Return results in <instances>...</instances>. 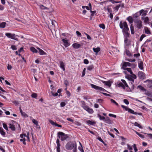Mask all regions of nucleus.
Instances as JSON below:
<instances>
[{"label":"nucleus","mask_w":152,"mask_h":152,"mask_svg":"<svg viewBox=\"0 0 152 152\" xmlns=\"http://www.w3.org/2000/svg\"><path fill=\"white\" fill-rule=\"evenodd\" d=\"M119 26L122 29V32L125 38L129 37L130 34L129 33V29L126 21L123 22L122 20L120 21Z\"/></svg>","instance_id":"f257e3e1"},{"label":"nucleus","mask_w":152,"mask_h":152,"mask_svg":"<svg viewBox=\"0 0 152 152\" xmlns=\"http://www.w3.org/2000/svg\"><path fill=\"white\" fill-rule=\"evenodd\" d=\"M77 145L75 141H69L65 145L66 149L68 150H73V152H77Z\"/></svg>","instance_id":"f03ea898"},{"label":"nucleus","mask_w":152,"mask_h":152,"mask_svg":"<svg viewBox=\"0 0 152 152\" xmlns=\"http://www.w3.org/2000/svg\"><path fill=\"white\" fill-rule=\"evenodd\" d=\"M57 137L58 138H60L62 141H64L68 137L67 134L61 132H58Z\"/></svg>","instance_id":"7ed1b4c3"},{"label":"nucleus","mask_w":152,"mask_h":152,"mask_svg":"<svg viewBox=\"0 0 152 152\" xmlns=\"http://www.w3.org/2000/svg\"><path fill=\"white\" fill-rule=\"evenodd\" d=\"M5 35L9 38L14 39L16 41H18V39L16 37L17 36H18V35H16L14 34H12L11 33H6L5 34Z\"/></svg>","instance_id":"20e7f679"},{"label":"nucleus","mask_w":152,"mask_h":152,"mask_svg":"<svg viewBox=\"0 0 152 152\" xmlns=\"http://www.w3.org/2000/svg\"><path fill=\"white\" fill-rule=\"evenodd\" d=\"M134 22L136 24L137 27L139 29H140L142 28V21L137 19L134 20Z\"/></svg>","instance_id":"39448f33"},{"label":"nucleus","mask_w":152,"mask_h":152,"mask_svg":"<svg viewBox=\"0 0 152 152\" xmlns=\"http://www.w3.org/2000/svg\"><path fill=\"white\" fill-rule=\"evenodd\" d=\"M121 107L122 108L125 109L126 111H128V112L130 113L131 114L135 115L137 114V112H135L132 109H130L128 107L124 105H121Z\"/></svg>","instance_id":"423d86ee"},{"label":"nucleus","mask_w":152,"mask_h":152,"mask_svg":"<svg viewBox=\"0 0 152 152\" xmlns=\"http://www.w3.org/2000/svg\"><path fill=\"white\" fill-rule=\"evenodd\" d=\"M138 76L140 79L143 80L146 78L145 75L144 73L142 71H139L138 73Z\"/></svg>","instance_id":"0eeeda50"},{"label":"nucleus","mask_w":152,"mask_h":152,"mask_svg":"<svg viewBox=\"0 0 152 152\" xmlns=\"http://www.w3.org/2000/svg\"><path fill=\"white\" fill-rule=\"evenodd\" d=\"M13 123H15V121H12L11 123L8 124L9 128L12 131H14L15 130V125Z\"/></svg>","instance_id":"6e6552de"},{"label":"nucleus","mask_w":152,"mask_h":152,"mask_svg":"<svg viewBox=\"0 0 152 152\" xmlns=\"http://www.w3.org/2000/svg\"><path fill=\"white\" fill-rule=\"evenodd\" d=\"M138 63L139 68L141 70H142L143 69V64L142 60L140 59H138Z\"/></svg>","instance_id":"1a4fd4ad"},{"label":"nucleus","mask_w":152,"mask_h":152,"mask_svg":"<svg viewBox=\"0 0 152 152\" xmlns=\"http://www.w3.org/2000/svg\"><path fill=\"white\" fill-rule=\"evenodd\" d=\"M121 64H122V66L121 68L123 69L126 68V67L127 66H130L131 63L128 62H124Z\"/></svg>","instance_id":"9d476101"},{"label":"nucleus","mask_w":152,"mask_h":152,"mask_svg":"<svg viewBox=\"0 0 152 152\" xmlns=\"http://www.w3.org/2000/svg\"><path fill=\"white\" fill-rule=\"evenodd\" d=\"M91 86L92 88L97 90H100L102 91L103 88L102 87L97 86L92 84H91Z\"/></svg>","instance_id":"9b49d317"},{"label":"nucleus","mask_w":152,"mask_h":152,"mask_svg":"<svg viewBox=\"0 0 152 152\" xmlns=\"http://www.w3.org/2000/svg\"><path fill=\"white\" fill-rule=\"evenodd\" d=\"M102 83L105 84L106 86H107L110 87L111 85V84L113 83L112 81L111 80H109L107 81H102Z\"/></svg>","instance_id":"f8f14e48"},{"label":"nucleus","mask_w":152,"mask_h":152,"mask_svg":"<svg viewBox=\"0 0 152 152\" xmlns=\"http://www.w3.org/2000/svg\"><path fill=\"white\" fill-rule=\"evenodd\" d=\"M86 108L84 110L86 111L88 113L92 114L94 113V111L93 110L89 107L88 106H86Z\"/></svg>","instance_id":"ddd939ff"},{"label":"nucleus","mask_w":152,"mask_h":152,"mask_svg":"<svg viewBox=\"0 0 152 152\" xmlns=\"http://www.w3.org/2000/svg\"><path fill=\"white\" fill-rule=\"evenodd\" d=\"M62 41L64 43V45L65 47H67L70 45L69 43L68 42V40L66 39H63Z\"/></svg>","instance_id":"4468645a"},{"label":"nucleus","mask_w":152,"mask_h":152,"mask_svg":"<svg viewBox=\"0 0 152 152\" xmlns=\"http://www.w3.org/2000/svg\"><path fill=\"white\" fill-rule=\"evenodd\" d=\"M59 63L60 64V67L64 71L65 70V69L64 63L61 61H60Z\"/></svg>","instance_id":"2eb2a0df"},{"label":"nucleus","mask_w":152,"mask_h":152,"mask_svg":"<svg viewBox=\"0 0 152 152\" xmlns=\"http://www.w3.org/2000/svg\"><path fill=\"white\" fill-rule=\"evenodd\" d=\"M72 46L75 49H78L80 47L81 45L77 43H74L72 44Z\"/></svg>","instance_id":"dca6fc26"},{"label":"nucleus","mask_w":152,"mask_h":152,"mask_svg":"<svg viewBox=\"0 0 152 152\" xmlns=\"http://www.w3.org/2000/svg\"><path fill=\"white\" fill-rule=\"evenodd\" d=\"M104 121L106 123L108 124H111L112 122V121L108 117H106V118H105Z\"/></svg>","instance_id":"f3484780"},{"label":"nucleus","mask_w":152,"mask_h":152,"mask_svg":"<svg viewBox=\"0 0 152 152\" xmlns=\"http://www.w3.org/2000/svg\"><path fill=\"white\" fill-rule=\"evenodd\" d=\"M0 133L3 136H5L6 135V132L2 127H0Z\"/></svg>","instance_id":"a211bd4d"},{"label":"nucleus","mask_w":152,"mask_h":152,"mask_svg":"<svg viewBox=\"0 0 152 152\" xmlns=\"http://www.w3.org/2000/svg\"><path fill=\"white\" fill-rule=\"evenodd\" d=\"M37 49L39 50V53L40 55H45L46 53L43 50H42L41 49L38 48H37Z\"/></svg>","instance_id":"6ab92c4d"},{"label":"nucleus","mask_w":152,"mask_h":152,"mask_svg":"<svg viewBox=\"0 0 152 152\" xmlns=\"http://www.w3.org/2000/svg\"><path fill=\"white\" fill-rule=\"evenodd\" d=\"M81 103V107L84 109L85 108H86V106L88 105H86L85 102L83 101H81L80 102Z\"/></svg>","instance_id":"aec40b11"},{"label":"nucleus","mask_w":152,"mask_h":152,"mask_svg":"<svg viewBox=\"0 0 152 152\" xmlns=\"http://www.w3.org/2000/svg\"><path fill=\"white\" fill-rule=\"evenodd\" d=\"M145 94L150 97H152V92L151 91L146 90L145 92Z\"/></svg>","instance_id":"412c9836"},{"label":"nucleus","mask_w":152,"mask_h":152,"mask_svg":"<svg viewBox=\"0 0 152 152\" xmlns=\"http://www.w3.org/2000/svg\"><path fill=\"white\" fill-rule=\"evenodd\" d=\"M86 123L88 124L92 125H94L96 124V122L95 121H93L90 120H88L86 121Z\"/></svg>","instance_id":"4be33fe9"},{"label":"nucleus","mask_w":152,"mask_h":152,"mask_svg":"<svg viewBox=\"0 0 152 152\" xmlns=\"http://www.w3.org/2000/svg\"><path fill=\"white\" fill-rule=\"evenodd\" d=\"M117 85L119 87H121L124 89H125V87L123 83L121 82H118L117 83Z\"/></svg>","instance_id":"5701e85b"},{"label":"nucleus","mask_w":152,"mask_h":152,"mask_svg":"<svg viewBox=\"0 0 152 152\" xmlns=\"http://www.w3.org/2000/svg\"><path fill=\"white\" fill-rule=\"evenodd\" d=\"M79 144L80 146H79L78 147V149L82 152H84V151L83 149V148L82 147V145L81 143L79 141Z\"/></svg>","instance_id":"b1692460"},{"label":"nucleus","mask_w":152,"mask_h":152,"mask_svg":"<svg viewBox=\"0 0 152 152\" xmlns=\"http://www.w3.org/2000/svg\"><path fill=\"white\" fill-rule=\"evenodd\" d=\"M93 50L94 52L97 54L100 50V48L99 47H97L96 48H93Z\"/></svg>","instance_id":"393cba45"},{"label":"nucleus","mask_w":152,"mask_h":152,"mask_svg":"<svg viewBox=\"0 0 152 152\" xmlns=\"http://www.w3.org/2000/svg\"><path fill=\"white\" fill-rule=\"evenodd\" d=\"M130 30L131 33L132 34H134V27L132 24H131L130 26Z\"/></svg>","instance_id":"a878e982"},{"label":"nucleus","mask_w":152,"mask_h":152,"mask_svg":"<svg viewBox=\"0 0 152 152\" xmlns=\"http://www.w3.org/2000/svg\"><path fill=\"white\" fill-rule=\"evenodd\" d=\"M30 50L31 51L34 53H37L38 51L34 47H32L30 48Z\"/></svg>","instance_id":"bb28decb"},{"label":"nucleus","mask_w":152,"mask_h":152,"mask_svg":"<svg viewBox=\"0 0 152 152\" xmlns=\"http://www.w3.org/2000/svg\"><path fill=\"white\" fill-rule=\"evenodd\" d=\"M126 20L128 21L129 23H133V19L132 17L131 16H129V17H128L127 18Z\"/></svg>","instance_id":"cd10ccee"},{"label":"nucleus","mask_w":152,"mask_h":152,"mask_svg":"<svg viewBox=\"0 0 152 152\" xmlns=\"http://www.w3.org/2000/svg\"><path fill=\"white\" fill-rule=\"evenodd\" d=\"M145 33L146 34H151V33L150 32L148 28V27H145Z\"/></svg>","instance_id":"c85d7f7f"},{"label":"nucleus","mask_w":152,"mask_h":152,"mask_svg":"<svg viewBox=\"0 0 152 152\" xmlns=\"http://www.w3.org/2000/svg\"><path fill=\"white\" fill-rule=\"evenodd\" d=\"M94 68V66L93 65H91L88 66L87 69L89 71H91Z\"/></svg>","instance_id":"c756f323"},{"label":"nucleus","mask_w":152,"mask_h":152,"mask_svg":"<svg viewBox=\"0 0 152 152\" xmlns=\"http://www.w3.org/2000/svg\"><path fill=\"white\" fill-rule=\"evenodd\" d=\"M124 70H126L128 72H129L131 74H133V72H132L131 69L130 68H126L123 69Z\"/></svg>","instance_id":"7c9ffc66"},{"label":"nucleus","mask_w":152,"mask_h":152,"mask_svg":"<svg viewBox=\"0 0 152 152\" xmlns=\"http://www.w3.org/2000/svg\"><path fill=\"white\" fill-rule=\"evenodd\" d=\"M139 88L142 91H146V89L143 87L141 85H139L137 86V88Z\"/></svg>","instance_id":"2f4dec72"},{"label":"nucleus","mask_w":152,"mask_h":152,"mask_svg":"<svg viewBox=\"0 0 152 152\" xmlns=\"http://www.w3.org/2000/svg\"><path fill=\"white\" fill-rule=\"evenodd\" d=\"M134 126H137L140 129H142V126H141L140 124H138L137 122H135L134 124Z\"/></svg>","instance_id":"473e14b6"},{"label":"nucleus","mask_w":152,"mask_h":152,"mask_svg":"<svg viewBox=\"0 0 152 152\" xmlns=\"http://www.w3.org/2000/svg\"><path fill=\"white\" fill-rule=\"evenodd\" d=\"M135 132L140 137L142 138V139H144L145 138L144 136L143 135L140 134V133L138 132L135 131Z\"/></svg>","instance_id":"72a5a7b5"},{"label":"nucleus","mask_w":152,"mask_h":152,"mask_svg":"<svg viewBox=\"0 0 152 152\" xmlns=\"http://www.w3.org/2000/svg\"><path fill=\"white\" fill-rule=\"evenodd\" d=\"M97 116L100 120H104L105 118L104 116H101L99 114H98Z\"/></svg>","instance_id":"f704fd0d"},{"label":"nucleus","mask_w":152,"mask_h":152,"mask_svg":"<svg viewBox=\"0 0 152 152\" xmlns=\"http://www.w3.org/2000/svg\"><path fill=\"white\" fill-rule=\"evenodd\" d=\"M6 23L3 22L0 24V28H4L6 26Z\"/></svg>","instance_id":"c9c22d12"},{"label":"nucleus","mask_w":152,"mask_h":152,"mask_svg":"<svg viewBox=\"0 0 152 152\" xmlns=\"http://www.w3.org/2000/svg\"><path fill=\"white\" fill-rule=\"evenodd\" d=\"M32 122L34 124H35L37 126H39L38 121H37L36 120L34 119H33L32 120Z\"/></svg>","instance_id":"e433bc0d"},{"label":"nucleus","mask_w":152,"mask_h":152,"mask_svg":"<svg viewBox=\"0 0 152 152\" xmlns=\"http://www.w3.org/2000/svg\"><path fill=\"white\" fill-rule=\"evenodd\" d=\"M3 126L4 128L6 129L7 131L8 130L7 126V124L5 123H4L3 124Z\"/></svg>","instance_id":"4c0bfd02"},{"label":"nucleus","mask_w":152,"mask_h":152,"mask_svg":"<svg viewBox=\"0 0 152 152\" xmlns=\"http://www.w3.org/2000/svg\"><path fill=\"white\" fill-rule=\"evenodd\" d=\"M126 54L127 56H132L130 52L129 51V50H126Z\"/></svg>","instance_id":"58836bf2"},{"label":"nucleus","mask_w":152,"mask_h":152,"mask_svg":"<svg viewBox=\"0 0 152 152\" xmlns=\"http://www.w3.org/2000/svg\"><path fill=\"white\" fill-rule=\"evenodd\" d=\"M121 81L122 83L124 84V86H125L126 87L128 88L129 86L126 83V81L124 80H121Z\"/></svg>","instance_id":"ea45409f"},{"label":"nucleus","mask_w":152,"mask_h":152,"mask_svg":"<svg viewBox=\"0 0 152 152\" xmlns=\"http://www.w3.org/2000/svg\"><path fill=\"white\" fill-rule=\"evenodd\" d=\"M26 140L25 139V138H24L23 139H23H20V142H22L23 144L25 145H26Z\"/></svg>","instance_id":"a19ab883"},{"label":"nucleus","mask_w":152,"mask_h":152,"mask_svg":"<svg viewBox=\"0 0 152 152\" xmlns=\"http://www.w3.org/2000/svg\"><path fill=\"white\" fill-rule=\"evenodd\" d=\"M137 66V64L135 63H131L130 66L132 68H135Z\"/></svg>","instance_id":"79ce46f5"},{"label":"nucleus","mask_w":152,"mask_h":152,"mask_svg":"<svg viewBox=\"0 0 152 152\" xmlns=\"http://www.w3.org/2000/svg\"><path fill=\"white\" fill-rule=\"evenodd\" d=\"M126 61H128L130 62H134L136 61L135 59L128 58L126 60Z\"/></svg>","instance_id":"37998d69"},{"label":"nucleus","mask_w":152,"mask_h":152,"mask_svg":"<svg viewBox=\"0 0 152 152\" xmlns=\"http://www.w3.org/2000/svg\"><path fill=\"white\" fill-rule=\"evenodd\" d=\"M99 27L102 28L103 29H104L105 28V25L103 23L100 24L99 25Z\"/></svg>","instance_id":"c03bdc74"},{"label":"nucleus","mask_w":152,"mask_h":152,"mask_svg":"<svg viewBox=\"0 0 152 152\" xmlns=\"http://www.w3.org/2000/svg\"><path fill=\"white\" fill-rule=\"evenodd\" d=\"M146 35L145 34H142L141 35L140 39V41H141L143 39V38L146 37Z\"/></svg>","instance_id":"a18cd8bd"},{"label":"nucleus","mask_w":152,"mask_h":152,"mask_svg":"<svg viewBox=\"0 0 152 152\" xmlns=\"http://www.w3.org/2000/svg\"><path fill=\"white\" fill-rule=\"evenodd\" d=\"M108 1L111 2L113 4H114L115 3H118L121 2V1H115L114 0H108Z\"/></svg>","instance_id":"49530a36"},{"label":"nucleus","mask_w":152,"mask_h":152,"mask_svg":"<svg viewBox=\"0 0 152 152\" xmlns=\"http://www.w3.org/2000/svg\"><path fill=\"white\" fill-rule=\"evenodd\" d=\"M26 137V135L24 134H21L20 135V137L21 138V139H23L25 138V137Z\"/></svg>","instance_id":"de8ad7c7"},{"label":"nucleus","mask_w":152,"mask_h":152,"mask_svg":"<svg viewBox=\"0 0 152 152\" xmlns=\"http://www.w3.org/2000/svg\"><path fill=\"white\" fill-rule=\"evenodd\" d=\"M11 48L13 50H16L17 49L16 46L13 45H11Z\"/></svg>","instance_id":"09e8293b"},{"label":"nucleus","mask_w":152,"mask_h":152,"mask_svg":"<svg viewBox=\"0 0 152 152\" xmlns=\"http://www.w3.org/2000/svg\"><path fill=\"white\" fill-rule=\"evenodd\" d=\"M120 7V5L119 4L118 5H117L116 7H114V9H115V10L118 11Z\"/></svg>","instance_id":"8fccbe9b"},{"label":"nucleus","mask_w":152,"mask_h":152,"mask_svg":"<svg viewBox=\"0 0 152 152\" xmlns=\"http://www.w3.org/2000/svg\"><path fill=\"white\" fill-rule=\"evenodd\" d=\"M21 114L22 116L24 117H28V116L27 115V114L25 112H23Z\"/></svg>","instance_id":"3c124183"},{"label":"nucleus","mask_w":152,"mask_h":152,"mask_svg":"<svg viewBox=\"0 0 152 152\" xmlns=\"http://www.w3.org/2000/svg\"><path fill=\"white\" fill-rule=\"evenodd\" d=\"M111 102L112 103H114L116 105H117V106H118V104L117 102H116L115 100H114V99H111Z\"/></svg>","instance_id":"603ef678"},{"label":"nucleus","mask_w":152,"mask_h":152,"mask_svg":"<svg viewBox=\"0 0 152 152\" xmlns=\"http://www.w3.org/2000/svg\"><path fill=\"white\" fill-rule=\"evenodd\" d=\"M31 96L32 97L34 98H36L37 96V94L35 93L32 94Z\"/></svg>","instance_id":"864d4df0"},{"label":"nucleus","mask_w":152,"mask_h":152,"mask_svg":"<svg viewBox=\"0 0 152 152\" xmlns=\"http://www.w3.org/2000/svg\"><path fill=\"white\" fill-rule=\"evenodd\" d=\"M40 7L41 8L42 10H45L47 9H48V8L47 7H45L43 5H40Z\"/></svg>","instance_id":"5fc2aeb1"},{"label":"nucleus","mask_w":152,"mask_h":152,"mask_svg":"<svg viewBox=\"0 0 152 152\" xmlns=\"http://www.w3.org/2000/svg\"><path fill=\"white\" fill-rule=\"evenodd\" d=\"M90 12L91 13V16H93L94 15V14L96 12V11H92L91 10H90Z\"/></svg>","instance_id":"6e6d98bb"},{"label":"nucleus","mask_w":152,"mask_h":152,"mask_svg":"<svg viewBox=\"0 0 152 152\" xmlns=\"http://www.w3.org/2000/svg\"><path fill=\"white\" fill-rule=\"evenodd\" d=\"M64 84L66 85V86H67L69 85L68 81L67 80H65L64 81Z\"/></svg>","instance_id":"4d7b16f0"},{"label":"nucleus","mask_w":152,"mask_h":152,"mask_svg":"<svg viewBox=\"0 0 152 152\" xmlns=\"http://www.w3.org/2000/svg\"><path fill=\"white\" fill-rule=\"evenodd\" d=\"M124 102L126 104H129V102L128 100L126 99H124Z\"/></svg>","instance_id":"13d9d810"},{"label":"nucleus","mask_w":152,"mask_h":152,"mask_svg":"<svg viewBox=\"0 0 152 152\" xmlns=\"http://www.w3.org/2000/svg\"><path fill=\"white\" fill-rule=\"evenodd\" d=\"M66 105V103L64 102H62L61 103L60 106L61 107H64Z\"/></svg>","instance_id":"bf43d9fd"},{"label":"nucleus","mask_w":152,"mask_h":152,"mask_svg":"<svg viewBox=\"0 0 152 152\" xmlns=\"http://www.w3.org/2000/svg\"><path fill=\"white\" fill-rule=\"evenodd\" d=\"M49 122L52 125H54L55 126V124H56V123H55L53 121L51 120H50L49 121Z\"/></svg>","instance_id":"052dcab7"},{"label":"nucleus","mask_w":152,"mask_h":152,"mask_svg":"<svg viewBox=\"0 0 152 152\" xmlns=\"http://www.w3.org/2000/svg\"><path fill=\"white\" fill-rule=\"evenodd\" d=\"M84 63L86 64H88L89 63V61L87 59H85L84 60Z\"/></svg>","instance_id":"680f3d73"},{"label":"nucleus","mask_w":152,"mask_h":152,"mask_svg":"<svg viewBox=\"0 0 152 152\" xmlns=\"http://www.w3.org/2000/svg\"><path fill=\"white\" fill-rule=\"evenodd\" d=\"M133 148H134V151L136 152L137 151V149L136 147V145L135 144H134L133 145Z\"/></svg>","instance_id":"e2e57ef3"},{"label":"nucleus","mask_w":152,"mask_h":152,"mask_svg":"<svg viewBox=\"0 0 152 152\" xmlns=\"http://www.w3.org/2000/svg\"><path fill=\"white\" fill-rule=\"evenodd\" d=\"M149 21V18L148 17H145L144 19V22L145 23H147Z\"/></svg>","instance_id":"0e129e2a"},{"label":"nucleus","mask_w":152,"mask_h":152,"mask_svg":"<svg viewBox=\"0 0 152 152\" xmlns=\"http://www.w3.org/2000/svg\"><path fill=\"white\" fill-rule=\"evenodd\" d=\"M109 116L110 117H112L115 118L116 117V115H115L113 114H111V113L109 114Z\"/></svg>","instance_id":"69168bd1"},{"label":"nucleus","mask_w":152,"mask_h":152,"mask_svg":"<svg viewBox=\"0 0 152 152\" xmlns=\"http://www.w3.org/2000/svg\"><path fill=\"white\" fill-rule=\"evenodd\" d=\"M12 103L16 105H18L19 104L18 102V101L16 100L13 101L12 102Z\"/></svg>","instance_id":"338daca9"},{"label":"nucleus","mask_w":152,"mask_h":152,"mask_svg":"<svg viewBox=\"0 0 152 152\" xmlns=\"http://www.w3.org/2000/svg\"><path fill=\"white\" fill-rule=\"evenodd\" d=\"M148 86L149 88L152 89V82L151 83H149L148 85Z\"/></svg>","instance_id":"774afa93"}]
</instances>
